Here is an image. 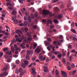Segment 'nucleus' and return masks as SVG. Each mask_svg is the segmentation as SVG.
I'll list each match as a JSON object with an SVG mask.
<instances>
[{
  "instance_id": "de8ad7c7",
  "label": "nucleus",
  "mask_w": 77,
  "mask_h": 77,
  "mask_svg": "<svg viewBox=\"0 0 77 77\" xmlns=\"http://www.w3.org/2000/svg\"><path fill=\"white\" fill-rule=\"evenodd\" d=\"M31 18H32V19H34V16H33V14L32 13L31 14Z\"/></svg>"
},
{
  "instance_id": "3c124183",
  "label": "nucleus",
  "mask_w": 77,
  "mask_h": 77,
  "mask_svg": "<svg viewBox=\"0 0 77 77\" xmlns=\"http://www.w3.org/2000/svg\"><path fill=\"white\" fill-rule=\"evenodd\" d=\"M61 57H62V54H60L58 55V57L59 59L60 58H61Z\"/></svg>"
},
{
  "instance_id": "a18cd8bd",
  "label": "nucleus",
  "mask_w": 77,
  "mask_h": 77,
  "mask_svg": "<svg viewBox=\"0 0 77 77\" xmlns=\"http://www.w3.org/2000/svg\"><path fill=\"white\" fill-rule=\"evenodd\" d=\"M28 41H31L32 40V38H30V37H28Z\"/></svg>"
},
{
  "instance_id": "423d86ee",
  "label": "nucleus",
  "mask_w": 77,
  "mask_h": 77,
  "mask_svg": "<svg viewBox=\"0 0 77 77\" xmlns=\"http://www.w3.org/2000/svg\"><path fill=\"white\" fill-rule=\"evenodd\" d=\"M9 65H6L4 68L2 69V71H6L8 69V68H9Z\"/></svg>"
},
{
  "instance_id": "8fccbe9b",
  "label": "nucleus",
  "mask_w": 77,
  "mask_h": 77,
  "mask_svg": "<svg viewBox=\"0 0 77 77\" xmlns=\"http://www.w3.org/2000/svg\"><path fill=\"white\" fill-rule=\"evenodd\" d=\"M36 56H34V57H33L32 58V60L34 61V60H35V59H36Z\"/></svg>"
},
{
  "instance_id": "6ab92c4d",
  "label": "nucleus",
  "mask_w": 77,
  "mask_h": 77,
  "mask_svg": "<svg viewBox=\"0 0 77 77\" xmlns=\"http://www.w3.org/2000/svg\"><path fill=\"white\" fill-rule=\"evenodd\" d=\"M12 14L14 15H15L17 14V11H13L12 12Z\"/></svg>"
},
{
  "instance_id": "4c0bfd02",
  "label": "nucleus",
  "mask_w": 77,
  "mask_h": 77,
  "mask_svg": "<svg viewBox=\"0 0 77 77\" xmlns=\"http://www.w3.org/2000/svg\"><path fill=\"white\" fill-rule=\"evenodd\" d=\"M8 56L7 55H5L4 56V57L6 59H7L8 58Z\"/></svg>"
},
{
  "instance_id": "f3484780",
  "label": "nucleus",
  "mask_w": 77,
  "mask_h": 77,
  "mask_svg": "<svg viewBox=\"0 0 77 77\" xmlns=\"http://www.w3.org/2000/svg\"><path fill=\"white\" fill-rule=\"evenodd\" d=\"M21 66L23 68H25L26 67V65L23 63H22Z\"/></svg>"
},
{
  "instance_id": "0e129e2a",
  "label": "nucleus",
  "mask_w": 77,
  "mask_h": 77,
  "mask_svg": "<svg viewBox=\"0 0 77 77\" xmlns=\"http://www.w3.org/2000/svg\"><path fill=\"white\" fill-rule=\"evenodd\" d=\"M37 27L38 26H37L36 25H34L33 26V28H34V29H37Z\"/></svg>"
},
{
  "instance_id": "ddd939ff",
  "label": "nucleus",
  "mask_w": 77,
  "mask_h": 77,
  "mask_svg": "<svg viewBox=\"0 0 77 77\" xmlns=\"http://www.w3.org/2000/svg\"><path fill=\"white\" fill-rule=\"evenodd\" d=\"M44 71H45V72H48V67L46 66V67H44Z\"/></svg>"
},
{
  "instance_id": "2f4dec72",
  "label": "nucleus",
  "mask_w": 77,
  "mask_h": 77,
  "mask_svg": "<svg viewBox=\"0 0 77 77\" xmlns=\"http://www.w3.org/2000/svg\"><path fill=\"white\" fill-rule=\"evenodd\" d=\"M72 5L71 2H69L68 5H67V7L68 8H69L70 7V6Z\"/></svg>"
},
{
  "instance_id": "13d9d810",
  "label": "nucleus",
  "mask_w": 77,
  "mask_h": 77,
  "mask_svg": "<svg viewBox=\"0 0 77 77\" xmlns=\"http://www.w3.org/2000/svg\"><path fill=\"white\" fill-rule=\"evenodd\" d=\"M76 71H76V70H75L73 71L72 72V74L73 75H74V74H75V72H76Z\"/></svg>"
},
{
  "instance_id": "dca6fc26",
  "label": "nucleus",
  "mask_w": 77,
  "mask_h": 77,
  "mask_svg": "<svg viewBox=\"0 0 77 77\" xmlns=\"http://www.w3.org/2000/svg\"><path fill=\"white\" fill-rule=\"evenodd\" d=\"M26 59L27 60H30V56L29 54H27L26 55Z\"/></svg>"
},
{
  "instance_id": "c85d7f7f",
  "label": "nucleus",
  "mask_w": 77,
  "mask_h": 77,
  "mask_svg": "<svg viewBox=\"0 0 77 77\" xmlns=\"http://www.w3.org/2000/svg\"><path fill=\"white\" fill-rule=\"evenodd\" d=\"M11 2H8L7 3V6H11L12 5V4H11Z\"/></svg>"
},
{
  "instance_id": "f257e3e1",
  "label": "nucleus",
  "mask_w": 77,
  "mask_h": 77,
  "mask_svg": "<svg viewBox=\"0 0 77 77\" xmlns=\"http://www.w3.org/2000/svg\"><path fill=\"white\" fill-rule=\"evenodd\" d=\"M43 14H44V15H48V14H49V16L51 17L55 15V14H52L51 13H50L49 11L46 10H44L43 11Z\"/></svg>"
},
{
  "instance_id": "79ce46f5",
  "label": "nucleus",
  "mask_w": 77,
  "mask_h": 77,
  "mask_svg": "<svg viewBox=\"0 0 77 77\" xmlns=\"http://www.w3.org/2000/svg\"><path fill=\"white\" fill-rule=\"evenodd\" d=\"M27 24H28L27 21H26L24 22V25L25 26H27Z\"/></svg>"
},
{
  "instance_id": "052dcab7",
  "label": "nucleus",
  "mask_w": 77,
  "mask_h": 77,
  "mask_svg": "<svg viewBox=\"0 0 77 77\" xmlns=\"http://www.w3.org/2000/svg\"><path fill=\"white\" fill-rule=\"evenodd\" d=\"M29 13H28L27 12V11H26L25 12V15H26V16H28V15H29Z\"/></svg>"
},
{
  "instance_id": "9d476101",
  "label": "nucleus",
  "mask_w": 77,
  "mask_h": 77,
  "mask_svg": "<svg viewBox=\"0 0 77 77\" xmlns=\"http://www.w3.org/2000/svg\"><path fill=\"white\" fill-rule=\"evenodd\" d=\"M38 46V44L37 43L34 42V45L33 46V49H35Z\"/></svg>"
},
{
  "instance_id": "e433bc0d",
  "label": "nucleus",
  "mask_w": 77,
  "mask_h": 77,
  "mask_svg": "<svg viewBox=\"0 0 77 77\" xmlns=\"http://www.w3.org/2000/svg\"><path fill=\"white\" fill-rule=\"evenodd\" d=\"M47 40H48V42H51V39L50 38H47Z\"/></svg>"
},
{
  "instance_id": "7ed1b4c3",
  "label": "nucleus",
  "mask_w": 77,
  "mask_h": 77,
  "mask_svg": "<svg viewBox=\"0 0 77 77\" xmlns=\"http://www.w3.org/2000/svg\"><path fill=\"white\" fill-rule=\"evenodd\" d=\"M21 62H24V63L25 65H29V61L24 60V59H22L21 60Z\"/></svg>"
},
{
  "instance_id": "1a4fd4ad",
  "label": "nucleus",
  "mask_w": 77,
  "mask_h": 77,
  "mask_svg": "<svg viewBox=\"0 0 77 77\" xmlns=\"http://www.w3.org/2000/svg\"><path fill=\"white\" fill-rule=\"evenodd\" d=\"M26 74V70H23V72H21L20 73V76L19 77H22V75L23 74Z\"/></svg>"
},
{
  "instance_id": "4be33fe9",
  "label": "nucleus",
  "mask_w": 77,
  "mask_h": 77,
  "mask_svg": "<svg viewBox=\"0 0 77 77\" xmlns=\"http://www.w3.org/2000/svg\"><path fill=\"white\" fill-rule=\"evenodd\" d=\"M48 23H49V24H53L52 21H51L50 20H48Z\"/></svg>"
},
{
  "instance_id": "58836bf2",
  "label": "nucleus",
  "mask_w": 77,
  "mask_h": 77,
  "mask_svg": "<svg viewBox=\"0 0 77 77\" xmlns=\"http://www.w3.org/2000/svg\"><path fill=\"white\" fill-rule=\"evenodd\" d=\"M42 9L41 8H38V11L39 12H40V13H42V11H41Z\"/></svg>"
},
{
  "instance_id": "338daca9",
  "label": "nucleus",
  "mask_w": 77,
  "mask_h": 77,
  "mask_svg": "<svg viewBox=\"0 0 77 77\" xmlns=\"http://www.w3.org/2000/svg\"><path fill=\"white\" fill-rule=\"evenodd\" d=\"M28 21L29 23H31L32 22V19H28Z\"/></svg>"
},
{
  "instance_id": "7c9ffc66",
  "label": "nucleus",
  "mask_w": 77,
  "mask_h": 77,
  "mask_svg": "<svg viewBox=\"0 0 77 77\" xmlns=\"http://www.w3.org/2000/svg\"><path fill=\"white\" fill-rule=\"evenodd\" d=\"M27 54H28V55H29V54H31V51H27Z\"/></svg>"
},
{
  "instance_id": "f03ea898",
  "label": "nucleus",
  "mask_w": 77,
  "mask_h": 77,
  "mask_svg": "<svg viewBox=\"0 0 77 77\" xmlns=\"http://www.w3.org/2000/svg\"><path fill=\"white\" fill-rule=\"evenodd\" d=\"M16 33H17V34L19 35V36L20 37H21V35H20V33L23 34V32L20 30H17L16 31Z\"/></svg>"
},
{
  "instance_id": "603ef678",
  "label": "nucleus",
  "mask_w": 77,
  "mask_h": 77,
  "mask_svg": "<svg viewBox=\"0 0 77 77\" xmlns=\"http://www.w3.org/2000/svg\"><path fill=\"white\" fill-rule=\"evenodd\" d=\"M16 49L17 50V51H18V50H19V52H20V48H17Z\"/></svg>"
},
{
  "instance_id": "c9c22d12",
  "label": "nucleus",
  "mask_w": 77,
  "mask_h": 77,
  "mask_svg": "<svg viewBox=\"0 0 77 77\" xmlns=\"http://www.w3.org/2000/svg\"><path fill=\"white\" fill-rule=\"evenodd\" d=\"M53 27H54V25H51L50 26V29L51 30V29H53Z\"/></svg>"
},
{
  "instance_id": "393cba45",
  "label": "nucleus",
  "mask_w": 77,
  "mask_h": 77,
  "mask_svg": "<svg viewBox=\"0 0 77 77\" xmlns=\"http://www.w3.org/2000/svg\"><path fill=\"white\" fill-rule=\"evenodd\" d=\"M14 22L16 24H18V20L17 19H16V20H14Z\"/></svg>"
},
{
  "instance_id": "bf43d9fd",
  "label": "nucleus",
  "mask_w": 77,
  "mask_h": 77,
  "mask_svg": "<svg viewBox=\"0 0 77 77\" xmlns=\"http://www.w3.org/2000/svg\"><path fill=\"white\" fill-rule=\"evenodd\" d=\"M27 35H28L29 36H30V37H31L32 36V35L29 33V32H27L26 34Z\"/></svg>"
},
{
  "instance_id": "6e6552de",
  "label": "nucleus",
  "mask_w": 77,
  "mask_h": 77,
  "mask_svg": "<svg viewBox=\"0 0 77 77\" xmlns=\"http://www.w3.org/2000/svg\"><path fill=\"white\" fill-rule=\"evenodd\" d=\"M8 73L6 72H5L0 74V77H3L5 75H7Z\"/></svg>"
},
{
  "instance_id": "412c9836",
  "label": "nucleus",
  "mask_w": 77,
  "mask_h": 77,
  "mask_svg": "<svg viewBox=\"0 0 77 77\" xmlns=\"http://www.w3.org/2000/svg\"><path fill=\"white\" fill-rule=\"evenodd\" d=\"M54 9L56 11H59V8L57 7H55L54 8Z\"/></svg>"
},
{
  "instance_id": "f704fd0d",
  "label": "nucleus",
  "mask_w": 77,
  "mask_h": 77,
  "mask_svg": "<svg viewBox=\"0 0 77 77\" xmlns=\"http://www.w3.org/2000/svg\"><path fill=\"white\" fill-rule=\"evenodd\" d=\"M67 69L69 71H70L71 69V68L70 66H69L67 67Z\"/></svg>"
},
{
  "instance_id": "ea45409f",
  "label": "nucleus",
  "mask_w": 77,
  "mask_h": 77,
  "mask_svg": "<svg viewBox=\"0 0 77 77\" xmlns=\"http://www.w3.org/2000/svg\"><path fill=\"white\" fill-rule=\"evenodd\" d=\"M26 51V49L23 50L21 52V54H23V53H24L25 51Z\"/></svg>"
},
{
  "instance_id": "4d7b16f0",
  "label": "nucleus",
  "mask_w": 77,
  "mask_h": 77,
  "mask_svg": "<svg viewBox=\"0 0 77 77\" xmlns=\"http://www.w3.org/2000/svg\"><path fill=\"white\" fill-rule=\"evenodd\" d=\"M3 55V54L2 53V52H1L0 53V57H2V56Z\"/></svg>"
},
{
  "instance_id": "72a5a7b5",
  "label": "nucleus",
  "mask_w": 77,
  "mask_h": 77,
  "mask_svg": "<svg viewBox=\"0 0 77 77\" xmlns=\"http://www.w3.org/2000/svg\"><path fill=\"white\" fill-rule=\"evenodd\" d=\"M12 60L11 58H9L7 59V62H11V61Z\"/></svg>"
},
{
  "instance_id": "473e14b6",
  "label": "nucleus",
  "mask_w": 77,
  "mask_h": 77,
  "mask_svg": "<svg viewBox=\"0 0 77 77\" xmlns=\"http://www.w3.org/2000/svg\"><path fill=\"white\" fill-rule=\"evenodd\" d=\"M17 18V17L15 16L14 17H12V20H13L14 21L15 20H16V19Z\"/></svg>"
},
{
  "instance_id": "2eb2a0df",
  "label": "nucleus",
  "mask_w": 77,
  "mask_h": 77,
  "mask_svg": "<svg viewBox=\"0 0 77 77\" xmlns=\"http://www.w3.org/2000/svg\"><path fill=\"white\" fill-rule=\"evenodd\" d=\"M53 48V45H51L47 47V49L49 51H50V49H51L52 48Z\"/></svg>"
},
{
  "instance_id": "20e7f679",
  "label": "nucleus",
  "mask_w": 77,
  "mask_h": 77,
  "mask_svg": "<svg viewBox=\"0 0 77 77\" xmlns=\"http://www.w3.org/2000/svg\"><path fill=\"white\" fill-rule=\"evenodd\" d=\"M63 17V15L62 14H59L58 16H55L54 17V19L57 18V19H60V18H62Z\"/></svg>"
},
{
  "instance_id": "a878e982",
  "label": "nucleus",
  "mask_w": 77,
  "mask_h": 77,
  "mask_svg": "<svg viewBox=\"0 0 77 77\" xmlns=\"http://www.w3.org/2000/svg\"><path fill=\"white\" fill-rule=\"evenodd\" d=\"M55 73L56 75H58L59 74V71H58L57 70H56Z\"/></svg>"
},
{
  "instance_id": "5fc2aeb1",
  "label": "nucleus",
  "mask_w": 77,
  "mask_h": 77,
  "mask_svg": "<svg viewBox=\"0 0 77 77\" xmlns=\"http://www.w3.org/2000/svg\"><path fill=\"white\" fill-rule=\"evenodd\" d=\"M60 39H63V36L62 35H60Z\"/></svg>"
},
{
  "instance_id": "6e6d98bb",
  "label": "nucleus",
  "mask_w": 77,
  "mask_h": 77,
  "mask_svg": "<svg viewBox=\"0 0 77 77\" xmlns=\"http://www.w3.org/2000/svg\"><path fill=\"white\" fill-rule=\"evenodd\" d=\"M24 20H25V21H26V20H27V17H26V16H25L24 17Z\"/></svg>"
},
{
  "instance_id": "5701e85b",
  "label": "nucleus",
  "mask_w": 77,
  "mask_h": 77,
  "mask_svg": "<svg viewBox=\"0 0 77 77\" xmlns=\"http://www.w3.org/2000/svg\"><path fill=\"white\" fill-rule=\"evenodd\" d=\"M54 23H56V24H58V23H59V21H58V20H54Z\"/></svg>"
},
{
  "instance_id": "a211bd4d",
  "label": "nucleus",
  "mask_w": 77,
  "mask_h": 77,
  "mask_svg": "<svg viewBox=\"0 0 77 77\" xmlns=\"http://www.w3.org/2000/svg\"><path fill=\"white\" fill-rule=\"evenodd\" d=\"M23 69L21 68V67H20L18 70V72H20V73L21 72H23Z\"/></svg>"
},
{
  "instance_id": "f8f14e48",
  "label": "nucleus",
  "mask_w": 77,
  "mask_h": 77,
  "mask_svg": "<svg viewBox=\"0 0 77 77\" xmlns=\"http://www.w3.org/2000/svg\"><path fill=\"white\" fill-rule=\"evenodd\" d=\"M44 42L45 45H47V46H48L50 45V43L47 42L46 41H45Z\"/></svg>"
},
{
  "instance_id": "09e8293b",
  "label": "nucleus",
  "mask_w": 77,
  "mask_h": 77,
  "mask_svg": "<svg viewBox=\"0 0 77 77\" xmlns=\"http://www.w3.org/2000/svg\"><path fill=\"white\" fill-rule=\"evenodd\" d=\"M20 60H17L16 61V63L17 64H19V63H20Z\"/></svg>"
},
{
  "instance_id": "cd10ccee",
  "label": "nucleus",
  "mask_w": 77,
  "mask_h": 77,
  "mask_svg": "<svg viewBox=\"0 0 77 77\" xmlns=\"http://www.w3.org/2000/svg\"><path fill=\"white\" fill-rule=\"evenodd\" d=\"M19 2L20 3H23V2H25L24 0H19Z\"/></svg>"
},
{
  "instance_id": "4468645a",
  "label": "nucleus",
  "mask_w": 77,
  "mask_h": 77,
  "mask_svg": "<svg viewBox=\"0 0 77 77\" xmlns=\"http://www.w3.org/2000/svg\"><path fill=\"white\" fill-rule=\"evenodd\" d=\"M35 52H37V53H40V49L38 48H37L35 50Z\"/></svg>"
},
{
  "instance_id": "774afa93",
  "label": "nucleus",
  "mask_w": 77,
  "mask_h": 77,
  "mask_svg": "<svg viewBox=\"0 0 77 77\" xmlns=\"http://www.w3.org/2000/svg\"><path fill=\"white\" fill-rule=\"evenodd\" d=\"M57 43V42L56 41H55L54 42V44L55 45H57L56 44Z\"/></svg>"
},
{
  "instance_id": "69168bd1",
  "label": "nucleus",
  "mask_w": 77,
  "mask_h": 77,
  "mask_svg": "<svg viewBox=\"0 0 77 77\" xmlns=\"http://www.w3.org/2000/svg\"><path fill=\"white\" fill-rule=\"evenodd\" d=\"M73 40H74V41H77V39L76 38L73 37Z\"/></svg>"
},
{
  "instance_id": "864d4df0",
  "label": "nucleus",
  "mask_w": 77,
  "mask_h": 77,
  "mask_svg": "<svg viewBox=\"0 0 77 77\" xmlns=\"http://www.w3.org/2000/svg\"><path fill=\"white\" fill-rule=\"evenodd\" d=\"M8 9H9V10H12V9H13V8H12V7H9L8 8Z\"/></svg>"
},
{
  "instance_id": "bb28decb",
  "label": "nucleus",
  "mask_w": 77,
  "mask_h": 77,
  "mask_svg": "<svg viewBox=\"0 0 77 77\" xmlns=\"http://www.w3.org/2000/svg\"><path fill=\"white\" fill-rule=\"evenodd\" d=\"M11 49L13 53H14V51H15V49L14 48V47H13V46H11Z\"/></svg>"
},
{
  "instance_id": "0eeeda50",
  "label": "nucleus",
  "mask_w": 77,
  "mask_h": 77,
  "mask_svg": "<svg viewBox=\"0 0 77 77\" xmlns=\"http://www.w3.org/2000/svg\"><path fill=\"white\" fill-rule=\"evenodd\" d=\"M51 52H49V53H48V56H49L50 57H51V58L52 59H54L55 58V57L54 56L52 55V53Z\"/></svg>"
},
{
  "instance_id": "c03bdc74",
  "label": "nucleus",
  "mask_w": 77,
  "mask_h": 77,
  "mask_svg": "<svg viewBox=\"0 0 77 77\" xmlns=\"http://www.w3.org/2000/svg\"><path fill=\"white\" fill-rule=\"evenodd\" d=\"M8 50V48H4L3 49V51H6Z\"/></svg>"
},
{
  "instance_id": "9b49d317",
  "label": "nucleus",
  "mask_w": 77,
  "mask_h": 77,
  "mask_svg": "<svg viewBox=\"0 0 77 77\" xmlns=\"http://www.w3.org/2000/svg\"><path fill=\"white\" fill-rule=\"evenodd\" d=\"M51 53H53V54H55L57 55V54H60V52L59 51H58L57 52L54 51L53 52V51H51Z\"/></svg>"
},
{
  "instance_id": "49530a36",
  "label": "nucleus",
  "mask_w": 77,
  "mask_h": 77,
  "mask_svg": "<svg viewBox=\"0 0 77 77\" xmlns=\"http://www.w3.org/2000/svg\"><path fill=\"white\" fill-rule=\"evenodd\" d=\"M32 74H35L36 72H35V70H33V71H32Z\"/></svg>"
},
{
  "instance_id": "37998d69",
  "label": "nucleus",
  "mask_w": 77,
  "mask_h": 77,
  "mask_svg": "<svg viewBox=\"0 0 77 77\" xmlns=\"http://www.w3.org/2000/svg\"><path fill=\"white\" fill-rule=\"evenodd\" d=\"M71 66L72 68H75V65L74 64H72L71 65Z\"/></svg>"
},
{
  "instance_id": "e2e57ef3",
  "label": "nucleus",
  "mask_w": 77,
  "mask_h": 77,
  "mask_svg": "<svg viewBox=\"0 0 77 77\" xmlns=\"http://www.w3.org/2000/svg\"><path fill=\"white\" fill-rule=\"evenodd\" d=\"M75 24V23H71V26H72V27H74V24Z\"/></svg>"
},
{
  "instance_id": "c756f323",
  "label": "nucleus",
  "mask_w": 77,
  "mask_h": 77,
  "mask_svg": "<svg viewBox=\"0 0 77 77\" xmlns=\"http://www.w3.org/2000/svg\"><path fill=\"white\" fill-rule=\"evenodd\" d=\"M63 63L64 64H66V60L65 59H63Z\"/></svg>"
},
{
  "instance_id": "39448f33",
  "label": "nucleus",
  "mask_w": 77,
  "mask_h": 77,
  "mask_svg": "<svg viewBox=\"0 0 77 77\" xmlns=\"http://www.w3.org/2000/svg\"><path fill=\"white\" fill-rule=\"evenodd\" d=\"M61 72L63 77H67V74L66 72L64 71H61Z\"/></svg>"
},
{
  "instance_id": "a19ab883",
  "label": "nucleus",
  "mask_w": 77,
  "mask_h": 77,
  "mask_svg": "<svg viewBox=\"0 0 77 77\" xmlns=\"http://www.w3.org/2000/svg\"><path fill=\"white\" fill-rule=\"evenodd\" d=\"M68 9L70 11H72V10H73V7H72L71 8H69Z\"/></svg>"
},
{
  "instance_id": "680f3d73",
  "label": "nucleus",
  "mask_w": 77,
  "mask_h": 77,
  "mask_svg": "<svg viewBox=\"0 0 77 77\" xmlns=\"http://www.w3.org/2000/svg\"><path fill=\"white\" fill-rule=\"evenodd\" d=\"M68 48L69 49H71L72 48V46L71 45H69L68 46Z\"/></svg>"
},
{
  "instance_id": "b1692460",
  "label": "nucleus",
  "mask_w": 77,
  "mask_h": 77,
  "mask_svg": "<svg viewBox=\"0 0 77 77\" xmlns=\"http://www.w3.org/2000/svg\"><path fill=\"white\" fill-rule=\"evenodd\" d=\"M15 42H16V40L15 39H13V40L11 41V44H14V43H15Z\"/></svg>"
},
{
  "instance_id": "aec40b11",
  "label": "nucleus",
  "mask_w": 77,
  "mask_h": 77,
  "mask_svg": "<svg viewBox=\"0 0 77 77\" xmlns=\"http://www.w3.org/2000/svg\"><path fill=\"white\" fill-rule=\"evenodd\" d=\"M39 59L40 60H41L42 61H43V56L41 55L39 56Z\"/></svg>"
}]
</instances>
